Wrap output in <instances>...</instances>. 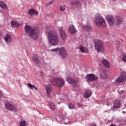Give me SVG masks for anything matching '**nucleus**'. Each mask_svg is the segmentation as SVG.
<instances>
[{"instance_id":"26","label":"nucleus","mask_w":126,"mask_h":126,"mask_svg":"<svg viewBox=\"0 0 126 126\" xmlns=\"http://www.w3.org/2000/svg\"><path fill=\"white\" fill-rule=\"evenodd\" d=\"M16 21H11V26L13 27V28H14V27H16Z\"/></svg>"},{"instance_id":"39","label":"nucleus","mask_w":126,"mask_h":126,"mask_svg":"<svg viewBox=\"0 0 126 126\" xmlns=\"http://www.w3.org/2000/svg\"><path fill=\"white\" fill-rule=\"evenodd\" d=\"M2 96V94L1 93V92L0 91V98H1Z\"/></svg>"},{"instance_id":"19","label":"nucleus","mask_w":126,"mask_h":126,"mask_svg":"<svg viewBox=\"0 0 126 126\" xmlns=\"http://www.w3.org/2000/svg\"><path fill=\"white\" fill-rule=\"evenodd\" d=\"M32 60L36 63L37 64H39L40 63V60H39V58H38V56L36 54H34L32 55Z\"/></svg>"},{"instance_id":"1","label":"nucleus","mask_w":126,"mask_h":126,"mask_svg":"<svg viewBox=\"0 0 126 126\" xmlns=\"http://www.w3.org/2000/svg\"><path fill=\"white\" fill-rule=\"evenodd\" d=\"M25 31L28 37H30L33 40H37L40 33V29L38 27L33 29L29 25L25 26Z\"/></svg>"},{"instance_id":"14","label":"nucleus","mask_w":126,"mask_h":126,"mask_svg":"<svg viewBox=\"0 0 126 126\" xmlns=\"http://www.w3.org/2000/svg\"><path fill=\"white\" fill-rule=\"evenodd\" d=\"M28 14L30 15V16L32 17L34 15L38 16V14H39V13L38 11H36V10L34 9H30L29 10Z\"/></svg>"},{"instance_id":"40","label":"nucleus","mask_w":126,"mask_h":126,"mask_svg":"<svg viewBox=\"0 0 126 126\" xmlns=\"http://www.w3.org/2000/svg\"><path fill=\"white\" fill-rule=\"evenodd\" d=\"M110 126H117V125H115V124H111L110 125Z\"/></svg>"},{"instance_id":"22","label":"nucleus","mask_w":126,"mask_h":126,"mask_svg":"<svg viewBox=\"0 0 126 126\" xmlns=\"http://www.w3.org/2000/svg\"><path fill=\"white\" fill-rule=\"evenodd\" d=\"M70 4L76 6V5H78V4H80V1L79 0H72L70 1Z\"/></svg>"},{"instance_id":"23","label":"nucleus","mask_w":126,"mask_h":126,"mask_svg":"<svg viewBox=\"0 0 126 126\" xmlns=\"http://www.w3.org/2000/svg\"><path fill=\"white\" fill-rule=\"evenodd\" d=\"M122 22H123V19L120 17H117L115 24V25H120V24H122Z\"/></svg>"},{"instance_id":"13","label":"nucleus","mask_w":126,"mask_h":126,"mask_svg":"<svg viewBox=\"0 0 126 126\" xmlns=\"http://www.w3.org/2000/svg\"><path fill=\"white\" fill-rule=\"evenodd\" d=\"M68 30L69 33L72 34V35H73V34H75V33H76V29H75L74 25H73L72 24L69 26Z\"/></svg>"},{"instance_id":"27","label":"nucleus","mask_w":126,"mask_h":126,"mask_svg":"<svg viewBox=\"0 0 126 126\" xmlns=\"http://www.w3.org/2000/svg\"><path fill=\"white\" fill-rule=\"evenodd\" d=\"M68 107L69 109H74V105L72 103H70L68 104Z\"/></svg>"},{"instance_id":"33","label":"nucleus","mask_w":126,"mask_h":126,"mask_svg":"<svg viewBox=\"0 0 126 126\" xmlns=\"http://www.w3.org/2000/svg\"><path fill=\"white\" fill-rule=\"evenodd\" d=\"M54 2H55L54 0L50 1L49 2L47 3V6H49V5H50V4H53V3H54Z\"/></svg>"},{"instance_id":"2","label":"nucleus","mask_w":126,"mask_h":126,"mask_svg":"<svg viewBox=\"0 0 126 126\" xmlns=\"http://www.w3.org/2000/svg\"><path fill=\"white\" fill-rule=\"evenodd\" d=\"M47 38L52 46H56L59 43V36L54 31H50L47 33Z\"/></svg>"},{"instance_id":"31","label":"nucleus","mask_w":126,"mask_h":126,"mask_svg":"<svg viewBox=\"0 0 126 126\" xmlns=\"http://www.w3.org/2000/svg\"><path fill=\"white\" fill-rule=\"evenodd\" d=\"M22 26V24L18 23V22L16 21V27H21Z\"/></svg>"},{"instance_id":"4","label":"nucleus","mask_w":126,"mask_h":126,"mask_svg":"<svg viewBox=\"0 0 126 126\" xmlns=\"http://www.w3.org/2000/svg\"><path fill=\"white\" fill-rule=\"evenodd\" d=\"M94 23L98 28H104L107 26L106 25V22L104 20V18L100 14H96L94 18Z\"/></svg>"},{"instance_id":"18","label":"nucleus","mask_w":126,"mask_h":126,"mask_svg":"<svg viewBox=\"0 0 126 126\" xmlns=\"http://www.w3.org/2000/svg\"><path fill=\"white\" fill-rule=\"evenodd\" d=\"M113 107L116 109H119L121 107V101L119 100H115L113 104Z\"/></svg>"},{"instance_id":"9","label":"nucleus","mask_w":126,"mask_h":126,"mask_svg":"<svg viewBox=\"0 0 126 126\" xmlns=\"http://www.w3.org/2000/svg\"><path fill=\"white\" fill-rule=\"evenodd\" d=\"M59 33L61 38L63 39V41L66 39L67 36L66 35V33L63 30V28L61 27L59 29Z\"/></svg>"},{"instance_id":"3","label":"nucleus","mask_w":126,"mask_h":126,"mask_svg":"<svg viewBox=\"0 0 126 126\" xmlns=\"http://www.w3.org/2000/svg\"><path fill=\"white\" fill-rule=\"evenodd\" d=\"M50 83L57 88H62L64 86L65 81L62 77L54 78L51 80Z\"/></svg>"},{"instance_id":"32","label":"nucleus","mask_w":126,"mask_h":126,"mask_svg":"<svg viewBox=\"0 0 126 126\" xmlns=\"http://www.w3.org/2000/svg\"><path fill=\"white\" fill-rule=\"evenodd\" d=\"M77 105L78 108H82V109H84V107L82 108L84 105H82V104H81L80 103H77Z\"/></svg>"},{"instance_id":"10","label":"nucleus","mask_w":126,"mask_h":126,"mask_svg":"<svg viewBox=\"0 0 126 126\" xmlns=\"http://www.w3.org/2000/svg\"><path fill=\"white\" fill-rule=\"evenodd\" d=\"M66 81H67L69 84H71L72 86H73V87H76V86H77V82H76V80L73 78L68 77L66 79Z\"/></svg>"},{"instance_id":"20","label":"nucleus","mask_w":126,"mask_h":126,"mask_svg":"<svg viewBox=\"0 0 126 126\" xmlns=\"http://www.w3.org/2000/svg\"><path fill=\"white\" fill-rule=\"evenodd\" d=\"M102 63V64L108 68H109L110 66H111V64H110V63L106 59L103 60Z\"/></svg>"},{"instance_id":"7","label":"nucleus","mask_w":126,"mask_h":126,"mask_svg":"<svg viewBox=\"0 0 126 126\" xmlns=\"http://www.w3.org/2000/svg\"><path fill=\"white\" fill-rule=\"evenodd\" d=\"M106 20L108 21V24L110 26H113L115 23L116 19H115L114 16L107 15L106 16Z\"/></svg>"},{"instance_id":"37","label":"nucleus","mask_w":126,"mask_h":126,"mask_svg":"<svg viewBox=\"0 0 126 126\" xmlns=\"http://www.w3.org/2000/svg\"><path fill=\"white\" fill-rule=\"evenodd\" d=\"M89 126H96V124L94 123H90Z\"/></svg>"},{"instance_id":"16","label":"nucleus","mask_w":126,"mask_h":126,"mask_svg":"<svg viewBox=\"0 0 126 126\" xmlns=\"http://www.w3.org/2000/svg\"><path fill=\"white\" fill-rule=\"evenodd\" d=\"M99 74L100 75V78L102 79H107V78H108V75L106 73V72L103 70L99 71Z\"/></svg>"},{"instance_id":"8","label":"nucleus","mask_w":126,"mask_h":126,"mask_svg":"<svg viewBox=\"0 0 126 126\" xmlns=\"http://www.w3.org/2000/svg\"><path fill=\"white\" fill-rule=\"evenodd\" d=\"M126 79V73L125 72H122L119 76L118 78L116 80V82L118 83H123Z\"/></svg>"},{"instance_id":"30","label":"nucleus","mask_w":126,"mask_h":126,"mask_svg":"<svg viewBox=\"0 0 126 126\" xmlns=\"http://www.w3.org/2000/svg\"><path fill=\"white\" fill-rule=\"evenodd\" d=\"M26 126V122H25V121H21L20 123V126Z\"/></svg>"},{"instance_id":"29","label":"nucleus","mask_w":126,"mask_h":126,"mask_svg":"<svg viewBox=\"0 0 126 126\" xmlns=\"http://www.w3.org/2000/svg\"><path fill=\"white\" fill-rule=\"evenodd\" d=\"M60 10L61 11H64V10H65V6L64 5L61 6L60 7Z\"/></svg>"},{"instance_id":"21","label":"nucleus","mask_w":126,"mask_h":126,"mask_svg":"<svg viewBox=\"0 0 126 126\" xmlns=\"http://www.w3.org/2000/svg\"><path fill=\"white\" fill-rule=\"evenodd\" d=\"M4 40L7 43H10L12 41V38H11V36L9 34H7L5 35Z\"/></svg>"},{"instance_id":"38","label":"nucleus","mask_w":126,"mask_h":126,"mask_svg":"<svg viewBox=\"0 0 126 126\" xmlns=\"http://www.w3.org/2000/svg\"><path fill=\"white\" fill-rule=\"evenodd\" d=\"M32 90H37L36 88L35 87V86H33V88L32 89Z\"/></svg>"},{"instance_id":"34","label":"nucleus","mask_w":126,"mask_h":126,"mask_svg":"<svg viewBox=\"0 0 126 126\" xmlns=\"http://www.w3.org/2000/svg\"><path fill=\"white\" fill-rule=\"evenodd\" d=\"M80 50L82 53H84L85 52V49L83 47H80Z\"/></svg>"},{"instance_id":"17","label":"nucleus","mask_w":126,"mask_h":126,"mask_svg":"<svg viewBox=\"0 0 126 126\" xmlns=\"http://www.w3.org/2000/svg\"><path fill=\"white\" fill-rule=\"evenodd\" d=\"M91 95H92V93L91 92V91L87 90L85 91L84 94V98L87 99V98H89V97H90Z\"/></svg>"},{"instance_id":"24","label":"nucleus","mask_w":126,"mask_h":126,"mask_svg":"<svg viewBox=\"0 0 126 126\" xmlns=\"http://www.w3.org/2000/svg\"><path fill=\"white\" fill-rule=\"evenodd\" d=\"M49 107L51 110H55L56 109V105L53 102H51L49 104Z\"/></svg>"},{"instance_id":"36","label":"nucleus","mask_w":126,"mask_h":126,"mask_svg":"<svg viewBox=\"0 0 126 126\" xmlns=\"http://www.w3.org/2000/svg\"><path fill=\"white\" fill-rule=\"evenodd\" d=\"M122 60H123V62H126V55H123Z\"/></svg>"},{"instance_id":"28","label":"nucleus","mask_w":126,"mask_h":126,"mask_svg":"<svg viewBox=\"0 0 126 126\" xmlns=\"http://www.w3.org/2000/svg\"><path fill=\"white\" fill-rule=\"evenodd\" d=\"M90 28H91V27L89 25H86L84 26V29H85L86 30H89Z\"/></svg>"},{"instance_id":"25","label":"nucleus","mask_w":126,"mask_h":126,"mask_svg":"<svg viewBox=\"0 0 126 126\" xmlns=\"http://www.w3.org/2000/svg\"><path fill=\"white\" fill-rule=\"evenodd\" d=\"M0 7L4 9V7H6V4H4L2 1H0Z\"/></svg>"},{"instance_id":"12","label":"nucleus","mask_w":126,"mask_h":126,"mask_svg":"<svg viewBox=\"0 0 126 126\" xmlns=\"http://www.w3.org/2000/svg\"><path fill=\"white\" fill-rule=\"evenodd\" d=\"M88 81H95L98 79V77L95 76L94 74H89L87 75V78Z\"/></svg>"},{"instance_id":"11","label":"nucleus","mask_w":126,"mask_h":126,"mask_svg":"<svg viewBox=\"0 0 126 126\" xmlns=\"http://www.w3.org/2000/svg\"><path fill=\"white\" fill-rule=\"evenodd\" d=\"M6 109L9 110V111H11L12 112H16V108L15 107L13 106V105L9 103H6L5 105Z\"/></svg>"},{"instance_id":"35","label":"nucleus","mask_w":126,"mask_h":126,"mask_svg":"<svg viewBox=\"0 0 126 126\" xmlns=\"http://www.w3.org/2000/svg\"><path fill=\"white\" fill-rule=\"evenodd\" d=\"M28 85L29 86V87H30V88H31V89H32V88H33L34 85L31 84V83H28Z\"/></svg>"},{"instance_id":"6","label":"nucleus","mask_w":126,"mask_h":126,"mask_svg":"<svg viewBox=\"0 0 126 126\" xmlns=\"http://www.w3.org/2000/svg\"><path fill=\"white\" fill-rule=\"evenodd\" d=\"M52 52H58L59 51V54L62 59H66L67 53L64 48H57L51 50Z\"/></svg>"},{"instance_id":"15","label":"nucleus","mask_w":126,"mask_h":126,"mask_svg":"<svg viewBox=\"0 0 126 126\" xmlns=\"http://www.w3.org/2000/svg\"><path fill=\"white\" fill-rule=\"evenodd\" d=\"M45 89L46 90V92L47 93V95L50 96L51 94L52 93V90H53V87L51 85H47L45 86Z\"/></svg>"},{"instance_id":"5","label":"nucleus","mask_w":126,"mask_h":126,"mask_svg":"<svg viewBox=\"0 0 126 126\" xmlns=\"http://www.w3.org/2000/svg\"><path fill=\"white\" fill-rule=\"evenodd\" d=\"M94 48L97 53H102L104 52V46L103 45V41L99 39H94Z\"/></svg>"}]
</instances>
